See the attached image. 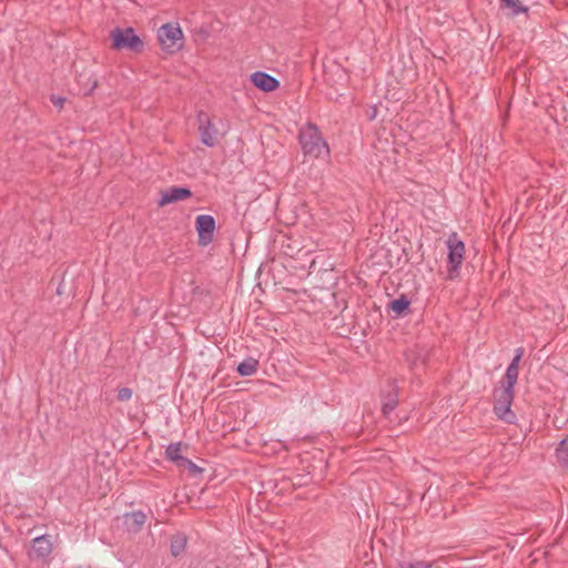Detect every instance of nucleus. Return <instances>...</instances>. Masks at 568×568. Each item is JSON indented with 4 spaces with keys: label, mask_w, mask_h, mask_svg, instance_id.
<instances>
[{
    "label": "nucleus",
    "mask_w": 568,
    "mask_h": 568,
    "mask_svg": "<svg viewBox=\"0 0 568 568\" xmlns=\"http://www.w3.org/2000/svg\"><path fill=\"white\" fill-rule=\"evenodd\" d=\"M516 383L501 381L500 387L494 390V413L497 417L506 423L515 422V414L510 407L514 400V387Z\"/></svg>",
    "instance_id": "obj_1"
},
{
    "label": "nucleus",
    "mask_w": 568,
    "mask_h": 568,
    "mask_svg": "<svg viewBox=\"0 0 568 568\" xmlns=\"http://www.w3.org/2000/svg\"><path fill=\"white\" fill-rule=\"evenodd\" d=\"M298 139L305 155L320 158L328 153V145L314 124L308 123L305 128L301 129Z\"/></svg>",
    "instance_id": "obj_2"
},
{
    "label": "nucleus",
    "mask_w": 568,
    "mask_h": 568,
    "mask_svg": "<svg viewBox=\"0 0 568 568\" xmlns=\"http://www.w3.org/2000/svg\"><path fill=\"white\" fill-rule=\"evenodd\" d=\"M112 40V47L116 50H130L135 53H140L144 49V43L141 38L135 34L134 29L129 27L125 29L114 28L110 32Z\"/></svg>",
    "instance_id": "obj_3"
},
{
    "label": "nucleus",
    "mask_w": 568,
    "mask_h": 568,
    "mask_svg": "<svg viewBox=\"0 0 568 568\" xmlns=\"http://www.w3.org/2000/svg\"><path fill=\"white\" fill-rule=\"evenodd\" d=\"M158 39L166 52L179 51L183 45V32L178 24L165 23L158 31Z\"/></svg>",
    "instance_id": "obj_4"
},
{
    "label": "nucleus",
    "mask_w": 568,
    "mask_h": 568,
    "mask_svg": "<svg viewBox=\"0 0 568 568\" xmlns=\"http://www.w3.org/2000/svg\"><path fill=\"white\" fill-rule=\"evenodd\" d=\"M446 243L448 247V275L449 278H454L464 261L465 245L456 234L449 236Z\"/></svg>",
    "instance_id": "obj_5"
},
{
    "label": "nucleus",
    "mask_w": 568,
    "mask_h": 568,
    "mask_svg": "<svg viewBox=\"0 0 568 568\" xmlns=\"http://www.w3.org/2000/svg\"><path fill=\"white\" fill-rule=\"evenodd\" d=\"M216 222L210 214H201L195 217V230L200 246H207L213 242Z\"/></svg>",
    "instance_id": "obj_6"
},
{
    "label": "nucleus",
    "mask_w": 568,
    "mask_h": 568,
    "mask_svg": "<svg viewBox=\"0 0 568 568\" xmlns=\"http://www.w3.org/2000/svg\"><path fill=\"white\" fill-rule=\"evenodd\" d=\"M196 120L199 122V133L201 142L213 148L217 144V129L212 123L210 116L204 111H199L196 114Z\"/></svg>",
    "instance_id": "obj_7"
},
{
    "label": "nucleus",
    "mask_w": 568,
    "mask_h": 568,
    "mask_svg": "<svg viewBox=\"0 0 568 568\" xmlns=\"http://www.w3.org/2000/svg\"><path fill=\"white\" fill-rule=\"evenodd\" d=\"M53 545L51 537L48 534L36 537L32 540L31 550L29 557L31 559L45 560L52 552Z\"/></svg>",
    "instance_id": "obj_8"
},
{
    "label": "nucleus",
    "mask_w": 568,
    "mask_h": 568,
    "mask_svg": "<svg viewBox=\"0 0 568 568\" xmlns=\"http://www.w3.org/2000/svg\"><path fill=\"white\" fill-rule=\"evenodd\" d=\"M192 196V192L186 186H171L164 191L158 204L164 206L170 203L182 201Z\"/></svg>",
    "instance_id": "obj_9"
},
{
    "label": "nucleus",
    "mask_w": 568,
    "mask_h": 568,
    "mask_svg": "<svg viewBox=\"0 0 568 568\" xmlns=\"http://www.w3.org/2000/svg\"><path fill=\"white\" fill-rule=\"evenodd\" d=\"M251 82L264 92H272L280 87V81L264 71H256L251 74Z\"/></svg>",
    "instance_id": "obj_10"
},
{
    "label": "nucleus",
    "mask_w": 568,
    "mask_h": 568,
    "mask_svg": "<svg viewBox=\"0 0 568 568\" xmlns=\"http://www.w3.org/2000/svg\"><path fill=\"white\" fill-rule=\"evenodd\" d=\"M389 392L383 396L382 412L388 416L398 405V389L394 381L389 382Z\"/></svg>",
    "instance_id": "obj_11"
},
{
    "label": "nucleus",
    "mask_w": 568,
    "mask_h": 568,
    "mask_svg": "<svg viewBox=\"0 0 568 568\" xmlns=\"http://www.w3.org/2000/svg\"><path fill=\"white\" fill-rule=\"evenodd\" d=\"M146 520V516L143 511L128 513L123 517V524L128 531L138 532Z\"/></svg>",
    "instance_id": "obj_12"
},
{
    "label": "nucleus",
    "mask_w": 568,
    "mask_h": 568,
    "mask_svg": "<svg viewBox=\"0 0 568 568\" xmlns=\"http://www.w3.org/2000/svg\"><path fill=\"white\" fill-rule=\"evenodd\" d=\"M524 355V348L518 347L516 349V355L514 356L513 361L508 365L504 379L509 381V383H517L519 371H518V364Z\"/></svg>",
    "instance_id": "obj_13"
},
{
    "label": "nucleus",
    "mask_w": 568,
    "mask_h": 568,
    "mask_svg": "<svg viewBox=\"0 0 568 568\" xmlns=\"http://www.w3.org/2000/svg\"><path fill=\"white\" fill-rule=\"evenodd\" d=\"M257 368L258 361L250 356L237 365L236 372L240 376L247 377L254 375L257 372Z\"/></svg>",
    "instance_id": "obj_14"
},
{
    "label": "nucleus",
    "mask_w": 568,
    "mask_h": 568,
    "mask_svg": "<svg viewBox=\"0 0 568 568\" xmlns=\"http://www.w3.org/2000/svg\"><path fill=\"white\" fill-rule=\"evenodd\" d=\"M409 305L410 301L403 294L398 298L390 301L388 307L396 316H400L408 310Z\"/></svg>",
    "instance_id": "obj_15"
},
{
    "label": "nucleus",
    "mask_w": 568,
    "mask_h": 568,
    "mask_svg": "<svg viewBox=\"0 0 568 568\" xmlns=\"http://www.w3.org/2000/svg\"><path fill=\"white\" fill-rule=\"evenodd\" d=\"M186 537L183 534L174 535L171 538L170 551L173 557H178L184 552L186 548Z\"/></svg>",
    "instance_id": "obj_16"
},
{
    "label": "nucleus",
    "mask_w": 568,
    "mask_h": 568,
    "mask_svg": "<svg viewBox=\"0 0 568 568\" xmlns=\"http://www.w3.org/2000/svg\"><path fill=\"white\" fill-rule=\"evenodd\" d=\"M182 443H171L165 449V458L178 465L184 457L181 455Z\"/></svg>",
    "instance_id": "obj_17"
},
{
    "label": "nucleus",
    "mask_w": 568,
    "mask_h": 568,
    "mask_svg": "<svg viewBox=\"0 0 568 568\" xmlns=\"http://www.w3.org/2000/svg\"><path fill=\"white\" fill-rule=\"evenodd\" d=\"M558 464L568 469V438L562 439L556 448Z\"/></svg>",
    "instance_id": "obj_18"
},
{
    "label": "nucleus",
    "mask_w": 568,
    "mask_h": 568,
    "mask_svg": "<svg viewBox=\"0 0 568 568\" xmlns=\"http://www.w3.org/2000/svg\"><path fill=\"white\" fill-rule=\"evenodd\" d=\"M396 568H440L432 562L417 560V561H402Z\"/></svg>",
    "instance_id": "obj_19"
},
{
    "label": "nucleus",
    "mask_w": 568,
    "mask_h": 568,
    "mask_svg": "<svg viewBox=\"0 0 568 568\" xmlns=\"http://www.w3.org/2000/svg\"><path fill=\"white\" fill-rule=\"evenodd\" d=\"M176 467L185 468L190 471L192 475H197L203 471L201 467H199L195 463H193L187 457H183L181 462L176 465Z\"/></svg>",
    "instance_id": "obj_20"
},
{
    "label": "nucleus",
    "mask_w": 568,
    "mask_h": 568,
    "mask_svg": "<svg viewBox=\"0 0 568 568\" xmlns=\"http://www.w3.org/2000/svg\"><path fill=\"white\" fill-rule=\"evenodd\" d=\"M504 6L511 10L514 16L527 12L528 8L520 6L519 0H500Z\"/></svg>",
    "instance_id": "obj_21"
},
{
    "label": "nucleus",
    "mask_w": 568,
    "mask_h": 568,
    "mask_svg": "<svg viewBox=\"0 0 568 568\" xmlns=\"http://www.w3.org/2000/svg\"><path fill=\"white\" fill-rule=\"evenodd\" d=\"M132 394H133V392L130 387H121L118 390V399L120 402H126V400L131 399Z\"/></svg>",
    "instance_id": "obj_22"
},
{
    "label": "nucleus",
    "mask_w": 568,
    "mask_h": 568,
    "mask_svg": "<svg viewBox=\"0 0 568 568\" xmlns=\"http://www.w3.org/2000/svg\"><path fill=\"white\" fill-rule=\"evenodd\" d=\"M50 101L51 103L58 108L59 110H61L65 103V98L61 97V95H55V94H52L50 97Z\"/></svg>",
    "instance_id": "obj_23"
},
{
    "label": "nucleus",
    "mask_w": 568,
    "mask_h": 568,
    "mask_svg": "<svg viewBox=\"0 0 568 568\" xmlns=\"http://www.w3.org/2000/svg\"><path fill=\"white\" fill-rule=\"evenodd\" d=\"M410 354H412V353H406V354H405V355H406V357H407V361H410Z\"/></svg>",
    "instance_id": "obj_24"
},
{
    "label": "nucleus",
    "mask_w": 568,
    "mask_h": 568,
    "mask_svg": "<svg viewBox=\"0 0 568 568\" xmlns=\"http://www.w3.org/2000/svg\"><path fill=\"white\" fill-rule=\"evenodd\" d=\"M97 87V82L93 83V87L92 89L90 90V92Z\"/></svg>",
    "instance_id": "obj_25"
},
{
    "label": "nucleus",
    "mask_w": 568,
    "mask_h": 568,
    "mask_svg": "<svg viewBox=\"0 0 568 568\" xmlns=\"http://www.w3.org/2000/svg\"><path fill=\"white\" fill-rule=\"evenodd\" d=\"M215 568H222V567H220V566H216Z\"/></svg>",
    "instance_id": "obj_26"
}]
</instances>
